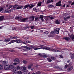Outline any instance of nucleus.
<instances>
[{
  "label": "nucleus",
  "instance_id": "f257e3e1",
  "mask_svg": "<svg viewBox=\"0 0 74 74\" xmlns=\"http://www.w3.org/2000/svg\"><path fill=\"white\" fill-rule=\"evenodd\" d=\"M44 49H46L47 50H49V51H52L54 52H59V51L58 50H56L54 49H51L47 47H45L43 48Z\"/></svg>",
  "mask_w": 74,
  "mask_h": 74
},
{
  "label": "nucleus",
  "instance_id": "f03ea898",
  "mask_svg": "<svg viewBox=\"0 0 74 74\" xmlns=\"http://www.w3.org/2000/svg\"><path fill=\"white\" fill-rule=\"evenodd\" d=\"M16 19H18L19 21H21V22H26L27 19H28V18H22L21 19V17H16L15 18Z\"/></svg>",
  "mask_w": 74,
  "mask_h": 74
},
{
  "label": "nucleus",
  "instance_id": "7ed1b4c3",
  "mask_svg": "<svg viewBox=\"0 0 74 74\" xmlns=\"http://www.w3.org/2000/svg\"><path fill=\"white\" fill-rule=\"evenodd\" d=\"M63 15H64V18L65 21H66L67 19H70V16H67L66 17H66V14L65 13V14H64Z\"/></svg>",
  "mask_w": 74,
  "mask_h": 74
},
{
  "label": "nucleus",
  "instance_id": "20e7f679",
  "mask_svg": "<svg viewBox=\"0 0 74 74\" xmlns=\"http://www.w3.org/2000/svg\"><path fill=\"white\" fill-rule=\"evenodd\" d=\"M60 29L59 28H56L54 30V33L56 34H59V30Z\"/></svg>",
  "mask_w": 74,
  "mask_h": 74
},
{
  "label": "nucleus",
  "instance_id": "39448f33",
  "mask_svg": "<svg viewBox=\"0 0 74 74\" xmlns=\"http://www.w3.org/2000/svg\"><path fill=\"white\" fill-rule=\"evenodd\" d=\"M10 69V65L7 64L4 66V69L5 70H8Z\"/></svg>",
  "mask_w": 74,
  "mask_h": 74
},
{
  "label": "nucleus",
  "instance_id": "423d86ee",
  "mask_svg": "<svg viewBox=\"0 0 74 74\" xmlns=\"http://www.w3.org/2000/svg\"><path fill=\"white\" fill-rule=\"evenodd\" d=\"M55 36V33L53 31H52L51 32V33L50 34L49 37H53Z\"/></svg>",
  "mask_w": 74,
  "mask_h": 74
},
{
  "label": "nucleus",
  "instance_id": "0eeeda50",
  "mask_svg": "<svg viewBox=\"0 0 74 74\" xmlns=\"http://www.w3.org/2000/svg\"><path fill=\"white\" fill-rule=\"evenodd\" d=\"M16 42L17 43H18V44H19L20 43H21L22 42V40L20 39H17L16 40Z\"/></svg>",
  "mask_w": 74,
  "mask_h": 74
},
{
  "label": "nucleus",
  "instance_id": "6e6552de",
  "mask_svg": "<svg viewBox=\"0 0 74 74\" xmlns=\"http://www.w3.org/2000/svg\"><path fill=\"white\" fill-rule=\"evenodd\" d=\"M4 41L5 42H8L11 41V39L10 38L5 39Z\"/></svg>",
  "mask_w": 74,
  "mask_h": 74
},
{
  "label": "nucleus",
  "instance_id": "1a4fd4ad",
  "mask_svg": "<svg viewBox=\"0 0 74 74\" xmlns=\"http://www.w3.org/2000/svg\"><path fill=\"white\" fill-rule=\"evenodd\" d=\"M10 30H11V29H13V30H18V28H15V27L13 28L12 27H10Z\"/></svg>",
  "mask_w": 74,
  "mask_h": 74
},
{
  "label": "nucleus",
  "instance_id": "9d476101",
  "mask_svg": "<svg viewBox=\"0 0 74 74\" xmlns=\"http://www.w3.org/2000/svg\"><path fill=\"white\" fill-rule=\"evenodd\" d=\"M61 1H59L58 3H57L56 4V6H60L61 5Z\"/></svg>",
  "mask_w": 74,
  "mask_h": 74
},
{
  "label": "nucleus",
  "instance_id": "9b49d317",
  "mask_svg": "<svg viewBox=\"0 0 74 74\" xmlns=\"http://www.w3.org/2000/svg\"><path fill=\"white\" fill-rule=\"evenodd\" d=\"M34 19V16H32L30 17V21H33Z\"/></svg>",
  "mask_w": 74,
  "mask_h": 74
},
{
  "label": "nucleus",
  "instance_id": "f8f14e48",
  "mask_svg": "<svg viewBox=\"0 0 74 74\" xmlns=\"http://www.w3.org/2000/svg\"><path fill=\"white\" fill-rule=\"evenodd\" d=\"M53 1L52 0H48L47 2V4H49V3H53Z\"/></svg>",
  "mask_w": 74,
  "mask_h": 74
},
{
  "label": "nucleus",
  "instance_id": "ddd939ff",
  "mask_svg": "<svg viewBox=\"0 0 74 74\" xmlns=\"http://www.w3.org/2000/svg\"><path fill=\"white\" fill-rule=\"evenodd\" d=\"M24 48H26V49H27L28 50H30V49H32V48L30 47H28L27 46H24Z\"/></svg>",
  "mask_w": 74,
  "mask_h": 74
},
{
  "label": "nucleus",
  "instance_id": "4468645a",
  "mask_svg": "<svg viewBox=\"0 0 74 74\" xmlns=\"http://www.w3.org/2000/svg\"><path fill=\"white\" fill-rule=\"evenodd\" d=\"M64 40H66V41H69L70 40V38L69 37H64L63 38Z\"/></svg>",
  "mask_w": 74,
  "mask_h": 74
},
{
  "label": "nucleus",
  "instance_id": "2eb2a0df",
  "mask_svg": "<svg viewBox=\"0 0 74 74\" xmlns=\"http://www.w3.org/2000/svg\"><path fill=\"white\" fill-rule=\"evenodd\" d=\"M16 42V40H13L10 42L8 44H12V43H14V42Z\"/></svg>",
  "mask_w": 74,
  "mask_h": 74
},
{
  "label": "nucleus",
  "instance_id": "dca6fc26",
  "mask_svg": "<svg viewBox=\"0 0 74 74\" xmlns=\"http://www.w3.org/2000/svg\"><path fill=\"white\" fill-rule=\"evenodd\" d=\"M12 11L11 10H5V12H6V13H8L9 12H11Z\"/></svg>",
  "mask_w": 74,
  "mask_h": 74
},
{
  "label": "nucleus",
  "instance_id": "f3484780",
  "mask_svg": "<svg viewBox=\"0 0 74 74\" xmlns=\"http://www.w3.org/2000/svg\"><path fill=\"white\" fill-rule=\"evenodd\" d=\"M73 69V67L72 66H71L69 69H68L67 70L69 71H70L72 70Z\"/></svg>",
  "mask_w": 74,
  "mask_h": 74
},
{
  "label": "nucleus",
  "instance_id": "a211bd4d",
  "mask_svg": "<svg viewBox=\"0 0 74 74\" xmlns=\"http://www.w3.org/2000/svg\"><path fill=\"white\" fill-rule=\"evenodd\" d=\"M4 18V16H2L0 17V21H3V19Z\"/></svg>",
  "mask_w": 74,
  "mask_h": 74
},
{
  "label": "nucleus",
  "instance_id": "6ab92c4d",
  "mask_svg": "<svg viewBox=\"0 0 74 74\" xmlns=\"http://www.w3.org/2000/svg\"><path fill=\"white\" fill-rule=\"evenodd\" d=\"M47 18H48V19H54V18H53V16H48L47 17Z\"/></svg>",
  "mask_w": 74,
  "mask_h": 74
},
{
  "label": "nucleus",
  "instance_id": "aec40b11",
  "mask_svg": "<svg viewBox=\"0 0 74 74\" xmlns=\"http://www.w3.org/2000/svg\"><path fill=\"white\" fill-rule=\"evenodd\" d=\"M18 61H19V59L18 58H16L14 60V62H18Z\"/></svg>",
  "mask_w": 74,
  "mask_h": 74
},
{
  "label": "nucleus",
  "instance_id": "412c9836",
  "mask_svg": "<svg viewBox=\"0 0 74 74\" xmlns=\"http://www.w3.org/2000/svg\"><path fill=\"white\" fill-rule=\"evenodd\" d=\"M42 3V2H39L38 3V4H37V5L39 7H40V6H41Z\"/></svg>",
  "mask_w": 74,
  "mask_h": 74
},
{
  "label": "nucleus",
  "instance_id": "4be33fe9",
  "mask_svg": "<svg viewBox=\"0 0 74 74\" xmlns=\"http://www.w3.org/2000/svg\"><path fill=\"white\" fill-rule=\"evenodd\" d=\"M60 21H59V20H57L56 21V24H58V25H59V24H60Z\"/></svg>",
  "mask_w": 74,
  "mask_h": 74
},
{
  "label": "nucleus",
  "instance_id": "5701e85b",
  "mask_svg": "<svg viewBox=\"0 0 74 74\" xmlns=\"http://www.w3.org/2000/svg\"><path fill=\"white\" fill-rule=\"evenodd\" d=\"M14 67V66L12 64H11L10 66V69H13Z\"/></svg>",
  "mask_w": 74,
  "mask_h": 74
},
{
  "label": "nucleus",
  "instance_id": "b1692460",
  "mask_svg": "<svg viewBox=\"0 0 74 74\" xmlns=\"http://www.w3.org/2000/svg\"><path fill=\"white\" fill-rule=\"evenodd\" d=\"M43 56L44 58H47V57H48V56H47L45 54H43Z\"/></svg>",
  "mask_w": 74,
  "mask_h": 74
},
{
  "label": "nucleus",
  "instance_id": "393cba45",
  "mask_svg": "<svg viewBox=\"0 0 74 74\" xmlns=\"http://www.w3.org/2000/svg\"><path fill=\"white\" fill-rule=\"evenodd\" d=\"M17 73L18 74H22V72L20 71H17Z\"/></svg>",
  "mask_w": 74,
  "mask_h": 74
},
{
  "label": "nucleus",
  "instance_id": "a878e982",
  "mask_svg": "<svg viewBox=\"0 0 74 74\" xmlns=\"http://www.w3.org/2000/svg\"><path fill=\"white\" fill-rule=\"evenodd\" d=\"M40 49V48H37V47H34V50H37V49Z\"/></svg>",
  "mask_w": 74,
  "mask_h": 74
},
{
  "label": "nucleus",
  "instance_id": "bb28decb",
  "mask_svg": "<svg viewBox=\"0 0 74 74\" xmlns=\"http://www.w3.org/2000/svg\"><path fill=\"white\" fill-rule=\"evenodd\" d=\"M47 60L49 62H52V60L49 58H47Z\"/></svg>",
  "mask_w": 74,
  "mask_h": 74
},
{
  "label": "nucleus",
  "instance_id": "cd10ccee",
  "mask_svg": "<svg viewBox=\"0 0 74 74\" xmlns=\"http://www.w3.org/2000/svg\"><path fill=\"white\" fill-rule=\"evenodd\" d=\"M23 68V67H21L20 68V67L18 66L17 67V70H19V69H22Z\"/></svg>",
  "mask_w": 74,
  "mask_h": 74
},
{
  "label": "nucleus",
  "instance_id": "c85d7f7f",
  "mask_svg": "<svg viewBox=\"0 0 74 74\" xmlns=\"http://www.w3.org/2000/svg\"><path fill=\"white\" fill-rule=\"evenodd\" d=\"M22 8L21 7L18 6V7H17L16 9L19 10V9H21Z\"/></svg>",
  "mask_w": 74,
  "mask_h": 74
},
{
  "label": "nucleus",
  "instance_id": "c756f323",
  "mask_svg": "<svg viewBox=\"0 0 74 74\" xmlns=\"http://www.w3.org/2000/svg\"><path fill=\"white\" fill-rule=\"evenodd\" d=\"M49 32L48 31H46L44 33V34H49Z\"/></svg>",
  "mask_w": 74,
  "mask_h": 74
},
{
  "label": "nucleus",
  "instance_id": "7c9ffc66",
  "mask_svg": "<svg viewBox=\"0 0 74 74\" xmlns=\"http://www.w3.org/2000/svg\"><path fill=\"white\" fill-rule=\"evenodd\" d=\"M44 47V46L42 45H38V46H37V47L39 48H42V47Z\"/></svg>",
  "mask_w": 74,
  "mask_h": 74
},
{
  "label": "nucleus",
  "instance_id": "2f4dec72",
  "mask_svg": "<svg viewBox=\"0 0 74 74\" xmlns=\"http://www.w3.org/2000/svg\"><path fill=\"white\" fill-rule=\"evenodd\" d=\"M68 66H69V65H66L65 66L64 69H66L68 67Z\"/></svg>",
  "mask_w": 74,
  "mask_h": 74
},
{
  "label": "nucleus",
  "instance_id": "473e14b6",
  "mask_svg": "<svg viewBox=\"0 0 74 74\" xmlns=\"http://www.w3.org/2000/svg\"><path fill=\"white\" fill-rule=\"evenodd\" d=\"M51 59L52 60H55L56 59V58L55 57H52L51 58Z\"/></svg>",
  "mask_w": 74,
  "mask_h": 74
},
{
  "label": "nucleus",
  "instance_id": "72a5a7b5",
  "mask_svg": "<svg viewBox=\"0 0 74 74\" xmlns=\"http://www.w3.org/2000/svg\"><path fill=\"white\" fill-rule=\"evenodd\" d=\"M3 65H0V70H2L3 69Z\"/></svg>",
  "mask_w": 74,
  "mask_h": 74
},
{
  "label": "nucleus",
  "instance_id": "f704fd0d",
  "mask_svg": "<svg viewBox=\"0 0 74 74\" xmlns=\"http://www.w3.org/2000/svg\"><path fill=\"white\" fill-rule=\"evenodd\" d=\"M30 6V5H26L24 7V8H27V7H29V6Z\"/></svg>",
  "mask_w": 74,
  "mask_h": 74
},
{
  "label": "nucleus",
  "instance_id": "c9c22d12",
  "mask_svg": "<svg viewBox=\"0 0 74 74\" xmlns=\"http://www.w3.org/2000/svg\"><path fill=\"white\" fill-rule=\"evenodd\" d=\"M28 69H31L32 68H31V65H29L28 66Z\"/></svg>",
  "mask_w": 74,
  "mask_h": 74
},
{
  "label": "nucleus",
  "instance_id": "e433bc0d",
  "mask_svg": "<svg viewBox=\"0 0 74 74\" xmlns=\"http://www.w3.org/2000/svg\"><path fill=\"white\" fill-rule=\"evenodd\" d=\"M40 19H42L44 18V16L42 15H40Z\"/></svg>",
  "mask_w": 74,
  "mask_h": 74
},
{
  "label": "nucleus",
  "instance_id": "4c0bfd02",
  "mask_svg": "<svg viewBox=\"0 0 74 74\" xmlns=\"http://www.w3.org/2000/svg\"><path fill=\"white\" fill-rule=\"evenodd\" d=\"M34 5H31L30 6H29V8H33V7H34Z\"/></svg>",
  "mask_w": 74,
  "mask_h": 74
},
{
  "label": "nucleus",
  "instance_id": "58836bf2",
  "mask_svg": "<svg viewBox=\"0 0 74 74\" xmlns=\"http://www.w3.org/2000/svg\"><path fill=\"white\" fill-rule=\"evenodd\" d=\"M13 7V5H10L9 6L8 9H10L11 8H12Z\"/></svg>",
  "mask_w": 74,
  "mask_h": 74
},
{
  "label": "nucleus",
  "instance_id": "ea45409f",
  "mask_svg": "<svg viewBox=\"0 0 74 74\" xmlns=\"http://www.w3.org/2000/svg\"><path fill=\"white\" fill-rule=\"evenodd\" d=\"M39 18V17H36L35 18V21H37V20H38V19Z\"/></svg>",
  "mask_w": 74,
  "mask_h": 74
},
{
  "label": "nucleus",
  "instance_id": "a19ab883",
  "mask_svg": "<svg viewBox=\"0 0 74 74\" xmlns=\"http://www.w3.org/2000/svg\"><path fill=\"white\" fill-rule=\"evenodd\" d=\"M34 11H35L36 12H37V9H36V8H34L33 9Z\"/></svg>",
  "mask_w": 74,
  "mask_h": 74
},
{
  "label": "nucleus",
  "instance_id": "79ce46f5",
  "mask_svg": "<svg viewBox=\"0 0 74 74\" xmlns=\"http://www.w3.org/2000/svg\"><path fill=\"white\" fill-rule=\"evenodd\" d=\"M2 64H5L6 63V61H3L2 62Z\"/></svg>",
  "mask_w": 74,
  "mask_h": 74
},
{
  "label": "nucleus",
  "instance_id": "37998d69",
  "mask_svg": "<svg viewBox=\"0 0 74 74\" xmlns=\"http://www.w3.org/2000/svg\"><path fill=\"white\" fill-rule=\"evenodd\" d=\"M54 6L53 5H50L48 6V7H53Z\"/></svg>",
  "mask_w": 74,
  "mask_h": 74
},
{
  "label": "nucleus",
  "instance_id": "c03bdc74",
  "mask_svg": "<svg viewBox=\"0 0 74 74\" xmlns=\"http://www.w3.org/2000/svg\"><path fill=\"white\" fill-rule=\"evenodd\" d=\"M23 69L24 70H26V67L25 66H24L23 67Z\"/></svg>",
  "mask_w": 74,
  "mask_h": 74
},
{
  "label": "nucleus",
  "instance_id": "a18cd8bd",
  "mask_svg": "<svg viewBox=\"0 0 74 74\" xmlns=\"http://www.w3.org/2000/svg\"><path fill=\"white\" fill-rule=\"evenodd\" d=\"M23 63H24L25 64H26V63H27V61H25V60H24L23 61Z\"/></svg>",
  "mask_w": 74,
  "mask_h": 74
},
{
  "label": "nucleus",
  "instance_id": "49530a36",
  "mask_svg": "<svg viewBox=\"0 0 74 74\" xmlns=\"http://www.w3.org/2000/svg\"><path fill=\"white\" fill-rule=\"evenodd\" d=\"M36 74H40V71H38V72H36Z\"/></svg>",
  "mask_w": 74,
  "mask_h": 74
},
{
  "label": "nucleus",
  "instance_id": "de8ad7c7",
  "mask_svg": "<svg viewBox=\"0 0 74 74\" xmlns=\"http://www.w3.org/2000/svg\"><path fill=\"white\" fill-rule=\"evenodd\" d=\"M17 7V5H15L13 6V8H16Z\"/></svg>",
  "mask_w": 74,
  "mask_h": 74
},
{
  "label": "nucleus",
  "instance_id": "09e8293b",
  "mask_svg": "<svg viewBox=\"0 0 74 74\" xmlns=\"http://www.w3.org/2000/svg\"><path fill=\"white\" fill-rule=\"evenodd\" d=\"M10 38H12V39H14V38H15V37H13L12 36H10Z\"/></svg>",
  "mask_w": 74,
  "mask_h": 74
},
{
  "label": "nucleus",
  "instance_id": "8fccbe9b",
  "mask_svg": "<svg viewBox=\"0 0 74 74\" xmlns=\"http://www.w3.org/2000/svg\"><path fill=\"white\" fill-rule=\"evenodd\" d=\"M3 10V8H0V12H1V11L2 10Z\"/></svg>",
  "mask_w": 74,
  "mask_h": 74
},
{
  "label": "nucleus",
  "instance_id": "3c124183",
  "mask_svg": "<svg viewBox=\"0 0 74 74\" xmlns=\"http://www.w3.org/2000/svg\"><path fill=\"white\" fill-rule=\"evenodd\" d=\"M13 64L14 65H16L18 64V63L16 62H14V63H13Z\"/></svg>",
  "mask_w": 74,
  "mask_h": 74
},
{
  "label": "nucleus",
  "instance_id": "603ef678",
  "mask_svg": "<svg viewBox=\"0 0 74 74\" xmlns=\"http://www.w3.org/2000/svg\"><path fill=\"white\" fill-rule=\"evenodd\" d=\"M71 65H72V64L71 63H70L68 65V66H71Z\"/></svg>",
  "mask_w": 74,
  "mask_h": 74
},
{
  "label": "nucleus",
  "instance_id": "864d4df0",
  "mask_svg": "<svg viewBox=\"0 0 74 74\" xmlns=\"http://www.w3.org/2000/svg\"><path fill=\"white\" fill-rule=\"evenodd\" d=\"M60 57L61 58H63V56H62V55H60Z\"/></svg>",
  "mask_w": 74,
  "mask_h": 74
},
{
  "label": "nucleus",
  "instance_id": "5fc2aeb1",
  "mask_svg": "<svg viewBox=\"0 0 74 74\" xmlns=\"http://www.w3.org/2000/svg\"><path fill=\"white\" fill-rule=\"evenodd\" d=\"M68 3H71V1H69L68 2Z\"/></svg>",
  "mask_w": 74,
  "mask_h": 74
},
{
  "label": "nucleus",
  "instance_id": "6e6d98bb",
  "mask_svg": "<svg viewBox=\"0 0 74 74\" xmlns=\"http://www.w3.org/2000/svg\"><path fill=\"white\" fill-rule=\"evenodd\" d=\"M25 42H26V43H29V41H25Z\"/></svg>",
  "mask_w": 74,
  "mask_h": 74
},
{
  "label": "nucleus",
  "instance_id": "4d7b16f0",
  "mask_svg": "<svg viewBox=\"0 0 74 74\" xmlns=\"http://www.w3.org/2000/svg\"><path fill=\"white\" fill-rule=\"evenodd\" d=\"M34 26H31V28L32 29H34Z\"/></svg>",
  "mask_w": 74,
  "mask_h": 74
},
{
  "label": "nucleus",
  "instance_id": "13d9d810",
  "mask_svg": "<svg viewBox=\"0 0 74 74\" xmlns=\"http://www.w3.org/2000/svg\"><path fill=\"white\" fill-rule=\"evenodd\" d=\"M71 59H74V56H73L71 57Z\"/></svg>",
  "mask_w": 74,
  "mask_h": 74
},
{
  "label": "nucleus",
  "instance_id": "bf43d9fd",
  "mask_svg": "<svg viewBox=\"0 0 74 74\" xmlns=\"http://www.w3.org/2000/svg\"><path fill=\"white\" fill-rule=\"evenodd\" d=\"M25 29H27V28H29L28 27H24Z\"/></svg>",
  "mask_w": 74,
  "mask_h": 74
},
{
  "label": "nucleus",
  "instance_id": "052dcab7",
  "mask_svg": "<svg viewBox=\"0 0 74 74\" xmlns=\"http://www.w3.org/2000/svg\"><path fill=\"white\" fill-rule=\"evenodd\" d=\"M74 2H73L71 4V5H74Z\"/></svg>",
  "mask_w": 74,
  "mask_h": 74
},
{
  "label": "nucleus",
  "instance_id": "680f3d73",
  "mask_svg": "<svg viewBox=\"0 0 74 74\" xmlns=\"http://www.w3.org/2000/svg\"><path fill=\"white\" fill-rule=\"evenodd\" d=\"M18 38V36L16 37L15 38L14 37V39H16L17 38Z\"/></svg>",
  "mask_w": 74,
  "mask_h": 74
},
{
  "label": "nucleus",
  "instance_id": "e2e57ef3",
  "mask_svg": "<svg viewBox=\"0 0 74 74\" xmlns=\"http://www.w3.org/2000/svg\"><path fill=\"white\" fill-rule=\"evenodd\" d=\"M65 4H64V5L62 6V7H65Z\"/></svg>",
  "mask_w": 74,
  "mask_h": 74
},
{
  "label": "nucleus",
  "instance_id": "0e129e2a",
  "mask_svg": "<svg viewBox=\"0 0 74 74\" xmlns=\"http://www.w3.org/2000/svg\"><path fill=\"white\" fill-rule=\"evenodd\" d=\"M25 39H26V40H27L28 39H29V38L27 37L25 38Z\"/></svg>",
  "mask_w": 74,
  "mask_h": 74
},
{
  "label": "nucleus",
  "instance_id": "69168bd1",
  "mask_svg": "<svg viewBox=\"0 0 74 74\" xmlns=\"http://www.w3.org/2000/svg\"><path fill=\"white\" fill-rule=\"evenodd\" d=\"M13 74H17V73H16V72H14L13 73Z\"/></svg>",
  "mask_w": 74,
  "mask_h": 74
},
{
  "label": "nucleus",
  "instance_id": "338daca9",
  "mask_svg": "<svg viewBox=\"0 0 74 74\" xmlns=\"http://www.w3.org/2000/svg\"><path fill=\"white\" fill-rule=\"evenodd\" d=\"M10 52H13V50H10Z\"/></svg>",
  "mask_w": 74,
  "mask_h": 74
},
{
  "label": "nucleus",
  "instance_id": "774afa93",
  "mask_svg": "<svg viewBox=\"0 0 74 74\" xmlns=\"http://www.w3.org/2000/svg\"><path fill=\"white\" fill-rule=\"evenodd\" d=\"M23 51H24L25 52H26V50L25 49H23Z\"/></svg>",
  "mask_w": 74,
  "mask_h": 74
}]
</instances>
